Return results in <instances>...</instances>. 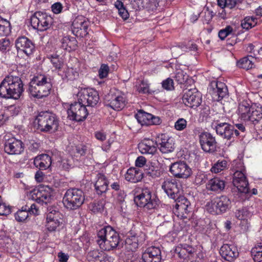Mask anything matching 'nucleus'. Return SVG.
<instances>
[{
	"instance_id": "8fccbe9b",
	"label": "nucleus",
	"mask_w": 262,
	"mask_h": 262,
	"mask_svg": "<svg viewBox=\"0 0 262 262\" xmlns=\"http://www.w3.org/2000/svg\"><path fill=\"white\" fill-rule=\"evenodd\" d=\"M188 75L184 71L179 70L175 75L176 80L180 84L184 83L188 79Z\"/></svg>"
},
{
	"instance_id": "f257e3e1",
	"label": "nucleus",
	"mask_w": 262,
	"mask_h": 262,
	"mask_svg": "<svg viewBox=\"0 0 262 262\" xmlns=\"http://www.w3.org/2000/svg\"><path fill=\"white\" fill-rule=\"evenodd\" d=\"M24 92V84L20 77L8 75L0 83V97L5 99L20 98Z\"/></svg>"
},
{
	"instance_id": "ddd939ff",
	"label": "nucleus",
	"mask_w": 262,
	"mask_h": 262,
	"mask_svg": "<svg viewBox=\"0 0 262 262\" xmlns=\"http://www.w3.org/2000/svg\"><path fill=\"white\" fill-rule=\"evenodd\" d=\"M169 171L175 178L180 179H187L192 174L190 167L182 161L172 163L169 167Z\"/></svg>"
},
{
	"instance_id": "e2e57ef3",
	"label": "nucleus",
	"mask_w": 262,
	"mask_h": 262,
	"mask_svg": "<svg viewBox=\"0 0 262 262\" xmlns=\"http://www.w3.org/2000/svg\"><path fill=\"white\" fill-rule=\"evenodd\" d=\"M27 211L30 214L38 215L39 213L38 207L35 204H33L30 207L27 206Z\"/></svg>"
},
{
	"instance_id": "b1692460",
	"label": "nucleus",
	"mask_w": 262,
	"mask_h": 262,
	"mask_svg": "<svg viewBox=\"0 0 262 262\" xmlns=\"http://www.w3.org/2000/svg\"><path fill=\"white\" fill-rule=\"evenodd\" d=\"M111 183V180L107 179L103 173L101 172L97 173L94 181V186L96 193L99 195L105 193L108 189V184Z\"/></svg>"
},
{
	"instance_id": "49530a36",
	"label": "nucleus",
	"mask_w": 262,
	"mask_h": 262,
	"mask_svg": "<svg viewBox=\"0 0 262 262\" xmlns=\"http://www.w3.org/2000/svg\"><path fill=\"white\" fill-rule=\"evenodd\" d=\"M10 33V24L4 19L0 20V36H7Z\"/></svg>"
},
{
	"instance_id": "6e6552de",
	"label": "nucleus",
	"mask_w": 262,
	"mask_h": 262,
	"mask_svg": "<svg viewBox=\"0 0 262 262\" xmlns=\"http://www.w3.org/2000/svg\"><path fill=\"white\" fill-rule=\"evenodd\" d=\"M230 203V201L227 196L222 195L208 202L206 205V209L212 214H221L227 211Z\"/></svg>"
},
{
	"instance_id": "774afa93",
	"label": "nucleus",
	"mask_w": 262,
	"mask_h": 262,
	"mask_svg": "<svg viewBox=\"0 0 262 262\" xmlns=\"http://www.w3.org/2000/svg\"><path fill=\"white\" fill-rule=\"evenodd\" d=\"M96 138L101 141H103L106 139V134L102 131L96 132L95 133Z\"/></svg>"
},
{
	"instance_id": "4c0bfd02",
	"label": "nucleus",
	"mask_w": 262,
	"mask_h": 262,
	"mask_svg": "<svg viewBox=\"0 0 262 262\" xmlns=\"http://www.w3.org/2000/svg\"><path fill=\"white\" fill-rule=\"evenodd\" d=\"M253 108L247 101H244L241 102L239 104L238 110L241 119L244 121L247 120Z\"/></svg>"
},
{
	"instance_id": "6e6d98bb",
	"label": "nucleus",
	"mask_w": 262,
	"mask_h": 262,
	"mask_svg": "<svg viewBox=\"0 0 262 262\" xmlns=\"http://www.w3.org/2000/svg\"><path fill=\"white\" fill-rule=\"evenodd\" d=\"M207 180V176L203 173H199L195 177V183L197 185H201L205 183Z\"/></svg>"
},
{
	"instance_id": "39448f33",
	"label": "nucleus",
	"mask_w": 262,
	"mask_h": 262,
	"mask_svg": "<svg viewBox=\"0 0 262 262\" xmlns=\"http://www.w3.org/2000/svg\"><path fill=\"white\" fill-rule=\"evenodd\" d=\"M35 122L37 124L38 129L44 133H54L59 126V121L55 115L48 112L39 113Z\"/></svg>"
},
{
	"instance_id": "680f3d73",
	"label": "nucleus",
	"mask_w": 262,
	"mask_h": 262,
	"mask_svg": "<svg viewBox=\"0 0 262 262\" xmlns=\"http://www.w3.org/2000/svg\"><path fill=\"white\" fill-rule=\"evenodd\" d=\"M146 163V159L143 156L138 157L135 161V165L138 167H143Z\"/></svg>"
},
{
	"instance_id": "864d4df0",
	"label": "nucleus",
	"mask_w": 262,
	"mask_h": 262,
	"mask_svg": "<svg viewBox=\"0 0 262 262\" xmlns=\"http://www.w3.org/2000/svg\"><path fill=\"white\" fill-rule=\"evenodd\" d=\"M109 70V67L107 64H101L98 71L99 77L100 78H105L108 75Z\"/></svg>"
},
{
	"instance_id": "423d86ee",
	"label": "nucleus",
	"mask_w": 262,
	"mask_h": 262,
	"mask_svg": "<svg viewBox=\"0 0 262 262\" xmlns=\"http://www.w3.org/2000/svg\"><path fill=\"white\" fill-rule=\"evenodd\" d=\"M235 172L233 176V184L238 190L242 193L249 192V183L246 176V169L241 160L234 161L233 163Z\"/></svg>"
},
{
	"instance_id": "20e7f679",
	"label": "nucleus",
	"mask_w": 262,
	"mask_h": 262,
	"mask_svg": "<svg viewBox=\"0 0 262 262\" xmlns=\"http://www.w3.org/2000/svg\"><path fill=\"white\" fill-rule=\"evenodd\" d=\"M96 242L102 250L110 251L118 246L119 234L111 226H107L98 231Z\"/></svg>"
},
{
	"instance_id": "f704fd0d",
	"label": "nucleus",
	"mask_w": 262,
	"mask_h": 262,
	"mask_svg": "<svg viewBox=\"0 0 262 262\" xmlns=\"http://www.w3.org/2000/svg\"><path fill=\"white\" fill-rule=\"evenodd\" d=\"M225 186V181L217 177L210 179L206 184L207 190L215 192L222 191Z\"/></svg>"
},
{
	"instance_id": "393cba45",
	"label": "nucleus",
	"mask_w": 262,
	"mask_h": 262,
	"mask_svg": "<svg viewBox=\"0 0 262 262\" xmlns=\"http://www.w3.org/2000/svg\"><path fill=\"white\" fill-rule=\"evenodd\" d=\"M162 188L167 195L173 200L178 198L181 193V190L175 181H165L162 185Z\"/></svg>"
},
{
	"instance_id": "a878e982",
	"label": "nucleus",
	"mask_w": 262,
	"mask_h": 262,
	"mask_svg": "<svg viewBox=\"0 0 262 262\" xmlns=\"http://www.w3.org/2000/svg\"><path fill=\"white\" fill-rule=\"evenodd\" d=\"M15 46L18 51L25 53L27 56L31 54L34 50V44L25 36L18 37L15 41Z\"/></svg>"
},
{
	"instance_id": "a18cd8bd",
	"label": "nucleus",
	"mask_w": 262,
	"mask_h": 262,
	"mask_svg": "<svg viewBox=\"0 0 262 262\" xmlns=\"http://www.w3.org/2000/svg\"><path fill=\"white\" fill-rule=\"evenodd\" d=\"M29 212L27 211V206H26L22 208L21 210H19L15 214V220L19 222H21L25 221L28 217Z\"/></svg>"
},
{
	"instance_id": "c85d7f7f",
	"label": "nucleus",
	"mask_w": 262,
	"mask_h": 262,
	"mask_svg": "<svg viewBox=\"0 0 262 262\" xmlns=\"http://www.w3.org/2000/svg\"><path fill=\"white\" fill-rule=\"evenodd\" d=\"M156 142L149 139H145L138 144L139 151L142 154L154 155L157 150Z\"/></svg>"
},
{
	"instance_id": "de8ad7c7",
	"label": "nucleus",
	"mask_w": 262,
	"mask_h": 262,
	"mask_svg": "<svg viewBox=\"0 0 262 262\" xmlns=\"http://www.w3.org/2000/svg\"><path fill=\"white\" fill-rule=\"evenodd\" d=\"M145 171L147 175L154 178H158L161 176V170L157 166H149Z\"/></svg>"
},
{
	"instance_id": "c03bdc74",
	"label": "nucleus",
	"mask_w": 262,
	"mask_h": 262,
	"mask_svg": "<svg viewBox=\"0 0 262 262\" xmlns=\"http://www.w3.org/2000/svg\"><path fill=\"white\" fill-rule=\"evenodd\" d=\"M78 72L76 69L68 67L64 71V77L68 80H74L78 78Z\"/></svg>"
},
{
	"instance_id": "338daca9",
	"label": "nucleus",
	"mask_w": 262,
	"mask_h": 262,
	"mask_svg": "<svg viewBox=\"0 0 262 262\" xmlns=\"http://www.w3.org/2000/svg\"><path fill=\"white\" fill-rule=\"evenodd\" d=\"M87 150V147L84 145H79L76 146L77 152L80 156L84 155Z\"/></svg>"
},
{
	"instance_id": "72a5a7b5",
	"label": "nucleus",
	"mask_w": 262,
	"mask_h": 262,
	"mask_svg": "<svg viewBox=\"0 0 262 262\" xmlns=\"http://www.w3.org/2000/svg\"><path fill=\"white\" fill-rule=\"evenodd\" d=\"M51 158L47 154H42L36 157L34 160V165L41 170H45L51 164Z\"/></svg>"
},
{
	"instance_id": "603ef678",
	"label": "nucleus",
	"mask_w": 262,
	"mask_h": 262,
	"mask_svg": "<svg viewBox=\"0 0 262 262\" xmlns=\"http://www.w3.org/2000/svg\"><path fill=\"white\" fill-rule=\"evenodd\" d=\"M187 121L184 118H179L174 123V128L176 130L181 131L187 126Z\"/></svg>"
},
{
	"instance_id": "473e14b6",
	"label": "nucleus",
	"mask_w": 262,
	"mask_h": 262,
	"mask_svg": "<svg viewBox=\"0 0 262 262\" xmlns=\"http://www.w3.org/2000/svg\"><path fill=\"white\" fill-rule=\"evenodd\" d=\"M235 215L236 217L241 220L245 229H247L249 227L248 220L252 215V213L248 209L246 208H243L236 210L235 212Z\"/></svg>"
},
{
	"instance_id": "e433bc0d",
	"label": "nucleus",
	"mask_w": 262,
	"mask_h": 262,
	"mask_svg": "<svg viewBox=\"0 0 262 262\" xmlns=\"http://www.w3.org/2000/svg\"><path fill=\"white\" fill-rule=\"evenodd\" d=\"M61 47L68 51L75 50L77 47V40L74 37L64 36L61 40Z\"/></svg>"
},
{
	"instance_id": "2f4dec72",
	"label": "nucleus",
	"mask_w": 262,
	"mask_h": 262,
	"mask_svg": "<svg viewBox=\"0 0 262 262\" xmlns=\"http://www.w3.org/2000/svg\"><path fill=\"white\" fill-rule=\"evenodd\" d=\"M145 239L144 235H133L127 237L125 240V248L129 251H134L142 244Z\"/></svg>"
},
{
	"instance_id": "bf43d9fd",
	"label": "nucleus",
	"mask_w": 262,
	"mask_h": 262,
	"mask_svg": "<svg viewBox=\"0 0 262 262\" xmlns=\"http://www.w3.org/2000/svg\"><path fill=\"white\" fill-rule=\"evenodd\" d=\"M10 42L8 39L4 38L0 40V50L5 52L9 49Z\"/></svg>"
},
{
	"instance_id": "f3484780",
	"label": "nucleus",
	"mask_w": 262,
	"mask_h": 262,
	"mask_svg": "<svg viewBox=\"0 0 262 262\" xmlns=\"http://www.w3.org/2000/svg\"><path fill=\"white\" fill-rule=\"evenodd\" d=\"M199 142L202 149L211 153L216 150L217 143L215 138L209 133L203 132L199 135Z\"/></svg>"
},
{
	"instance_id": "4d7b16f0",
	"label": "nucleus",
	"mask_w": 262,
	"mask_h": 262,
	"mask_svg": "<svg viewBox=\"0 0 262 262\" xmlns=\"http://www.w3.org/2000/svg\"><path fill=\"white\" fill-rule=\"evenodd\" d=\"M11 212V209L9 206H7L5 203H0V215H7Z\"/></svg>"
},
{
	"instance_id": "58836bf2",
	"label": "nucleus",
	"mask_w": 262,
	"mask_h": 262,
	"mask_svg": "<svg viewBox=\"0 0 262 262\" xmlns=\"http://www.w3.org/2000/svg\"><path fill=\"white\" fill-rule=\"evenodd\" d=\"M176 251H178L179 256L181 258L186 259L189 258V255H191L194 252V249L188 245L184 244L182 245L181 248H177Z\"/></svg>"
},
{
	"instance_id": "cd10ccee",
	"label": "nucleus",
	"mask_w": 262,
	"mask_h": 262,
	"mask_svg": "<svg viewBox=\"0 0 262 262\" xmlns=\"http://www.w3.org/2000/svg\"><path fill=\"white\" fill-rule=\"evenodd\" d=\"M87 259L89 262H106L111 261L112 258L102 251L94 250L87 254Z\"/></svg>"
},
{
	"instance_id": "dca6fc26",
	"label": "nucleus",
	"mask_w": 262,
	"mask_h": 262,
	"mask_svg": "<svg viewBox=\"0 0 262 262\" xmlns=\"http://www.w3.org/2000/svg\"><path fill=\"white\" fill-rule=\"evenodd\" d=\"M109 99L106 101V105L115 111H120L123 109L127 102L126 98L124 93L117 91L108 96Z\"/></svg>"
},
{
	"instance_id": "0eeeda50",
	"label": "nucleus",
	"mask_w": 262,
	"mask_h": 262,
	"mask_svg": "<svg viewBox=\"0 0 262 262\" xmlns=\"http://www.w3.org/2000/svg\"><path fill=\"white\" fill-rule=\"evenodd\" d=\"M84 201L83 192L80 189L75 188L68 189L62 199L64 206L69 210H76L79 208Z\"/></svg>"
},
{
	"instance_id": "1a4fd4ad",
	"label": "nucleus",
	"mask_w": 262,
	"mask_h": 262,
	"mask_svg": "<svg viewBox=\"0 0 262 262\" xmlns=\"http://www.w3.org/2000/svg\"><path fill=\"white\" fill-rule=\"evenodd\" d=\"M53 18L46 13L36 12L31 17V24L32 27L39 31H44L52 25Z\"/></svg>"
},
{
	"instance_id": "09e8293b",
	"label": "nucleus",
	"mask_w": 262,
	"mask_h": 262,
	"mask_svg": "<svg viewBox=\"0 0 262 262\" xmlns=\"http://www.w3.org/2000/svg\"><path fill=\"white\" fill-rule=\"evenodd\" d=\"M137 91L142 94L149 93V85L148 82L144 80H142L140 83L136 85Z\"/></svg>"
},
{
	"instance_id": "69168bd1",
	"label": "nucleus",
	"mask_w": 262,
	"mask_h": 262,
	"mask_svg": "<svg viewBox=\"0 0 262 262\" xmlns=\"http://www.w3.org/2000/svg\"><path fill=\"white\" fill-rule=\"evenodd\" d=\"M262 253V243H257L251 250L252 254Z\"/></svg>"
},
{
	"instance_id": "bb28decb",
	"label": "nucleus",
	"mask_w": 262,
	"mask_h": 262,
	"mask_svg": "<svg viewBox=\"0 0 262 262\" xmlns=\"http://www.w3.org/2000/svg\"><path fill=\"white\" fill-rule=\"evenodd\" d=\"M222 257L227 261H232L238 255V252L233 245L224 244L220 248Z\"/></svg>"
},
{
	"instance_id": "2eb2a0df",
	"label": "nucleus",
	"mask_w": 262,
	"mask_h": 262,
	"mask_svg": "<svg viewBox=\"0 0 262 262\" xmlns=\"http://www.w3.org/2000/svg\"><path fill=\"white\" fill-rule=\"evenodd\" d=\"M156 143L159 150L164 154L173 152L176 147L174 139L166 134L159 135Z\"/></svg>"
},
{
	"instance_id": "052dcab7",
	"label": "nucleus",
	"mask_w": 262,
	"mask_h": 262,
	"mask_svg": "<svg viewBox=\"0 0 262 262\" xmlns=\"http://www.w3.org/2000/svg\"><path fill=\"white\" fill-rule=\"evenodd\" d=\"M51 8L54 14H59L61 12L63 7L60 3L56 2L52 5Z\"/></svg>"
},
{
	"instance_id": "9b49d317",
	"label": "nucleus",
	"mask_w": 262,
	"mask_h": 262,
	"mask_svg": "<svg viewBox=\"0 0 262 262\" xmlns=\"http://www.w3.org/2000/svg\"><path fill=\"white\" fill-rule=\"evenodd\" d=\"M67 113L69 119L77 122L83 121L88 115L86 106L78 100L71 104Z\"/></svg>"
},
{
	"instance_id": "4468645a",
	"label": "nucleus",
	"mask_w": 262,
	"mask_h": 262,
	"mask_svg": "<svg viewBox=\"0 0 262 262\" xmlns=\"http://www.w3.org/2000/svg\"><path fill=\"white\" fill-rule=\"evenodd\" d=\"M61 214L58 210L53 207L48 209L46 216V227L50 232L55 231L61 224Z\"/></svg>"
},
{
	"instance_id": "0e129e2a",
	"label": "nucleus",
	"mask_w": 262,
	"mask_h": 262,
	"mask_svg": "<svg viewBox=\"0 0 262 262\" xmlns=\"http://www.w3.org/2000/svg\"><path fill=\"white\" fill-rule=\"evenodd\" d=\"M51 61L56 69H60L62 66V62L58 59V57H52Z\"/></svg>"
},
{
	"instance_id": "37998d69",
	"label": "nucleus",
	"mask_w": 262,
	"mask_h": 262,
	"mask_svg": "<svg viewBox=\"0 0 262 262\" xmlns=\"http://www.w3.org/2000/svg\"><path fill=\"white\" fill-rule=\"evenodd\" d=\"M228 167V162L226 160L217 161L211 167V171L217 173L226 169Z\"/></svg>"
},
{
	"instance_id": "a211bd4d",
	"label": "nucleus",
	"mask_w": 262,
	"mask_h": 262,
	"mask_svg": "<svg viewBox=\"0 0 262 262\" xmlns=\"http://www.w3.org/2000/svg\"><path fill=\"white\" fill-rule=\"evenodd\" d=\"M182 100L186 105L197 107L202 102V94L195 89H190L185 93Z\"/></svg>"
},
{
	"instance_id": "aec40b11",
	"label": "nucleus",
	"mask_w": 262,
	"mask_h": 262,
	"mask_svg": "<svg viewBox=\"0 0 262 262\" xmlns=\"http://www.w3.org/2000/svg\"><path fill=\"white\" fill-rule=\"evenodd\" d=\"M216 134L221 137L226 139H230L234 135L239 136V131L234 129V126L226 123H218L215 126Z\"/></svg>"
},
{
	"instance_id": "4be33fe9",
	"label": "nucleus",
	"mask_w": 262,
	"mask_h": 262,
	"mask_svg": "<svg viewBox=\"0 0 262 262\" xmlns=\"http://www.w3.org/2000/svg\"><path fill=\"white\" fill-rule=\"evenodd\" d=\"M4 149L9 155H19L24 151V146L21 140L11 138L6 142Z\"/></svg>"
},
{
	"instance_id": "13d9d810",
	"label": "nucleus",
	"mask_w": 262,
	"mask_h": 262,
	"mask_svg": "<svg viewBox=\"0 0 262 262\" xmlns=\"http://www.w3.org/2000/svg\"><path fill=\"white\" fill-rule=\"evenodd\" d=\"M159 6V2L158 0H148L146 3V8L149 10L155 11Z\"/></svg>"
},
{
	"instance_id": "79ce46f5",
	"label": "nucleus",
	"mask_w": 262,
	"mask_h": 262,
	"mask_svg": "<svg viewBox=\"0 0 262 262\" xmlns=\"http://www.w3.org/2000/svg\"><path fill=\"white\" fill-rule=\"evenodd\" d=\"M257 24V19L254 16H246L242 21L241 26L242 28L246 30H249Z\"/></svg>"
},
{
	"instance_id": "7ed1b4c3",
	"label": "nucleus",
	"mask_w": 262,
	"mask_h": 262,
	"mask_svg": "<svg viewBox=\"0 0 262 262\" xmlns=\"http://www.w3.org/2000/svg\"><path fill=\"white\" fill-rule=\"evenodd\" d=\"M52 88L51 78L47 75L40 74L34 76L31 81L29 91L32 96L41 99L50 94Z\"/></svg>"
},
{
	"instance_id": "3c124183",
	"label": "nucleus",
	"mask_w": 262,
	"mask_h": 262,
	"mask_svg": "<svg viewBox=\"0 0 262 262\" xmlns=\"http://www.w3.org/2000/svg\"><path fill=\"white\" fill-rule=\"evenodd\" d=\"M233 28L230 26H227L225 29L221 30L219 32V37L224 40L228 35L232 33Z\"/></svg>"
},
{
	"instance_id": "c9c22d12",
	"label": "nucleus",
	"mask_w": 262,
	"mask_h": 262,
	"mask_svg": "<svg viewBox=\"0 0 262 262\" xmlns=\"http://www.w3.org/2000/svg\"><path fill=\"white\" fill-rule=\"evenodd\" d=\"M215 88L213 89V94L216 96V100L220 101L225 97L228 92L227 88L225 84L220 81H217L215 83Z\"/></svg>"
},
{
	"instance_id": "412c9836",
	"label": "nucleus",
	"mask_w": 262,
	"mask_h": 262,
	"mask_svg": "<svg viewBox=\"0 0 262 262\" xmlns=\"http://www.w3.org/2000/svg\"><path fill=\"white\" fill-rule=\"evenodd\" d=\"M142 259L144 262H161L162 256L160 247L152 246L147 248L142 253Z\"/></svg>"
},
{
	"instance_id": "6ab92c4d",
	"label": "nucleus",
	"mask_w": 262,
	"mask_h": 262,
	"mask_svg": "<svg viewBox=\"0 0 262 262\" xmlns=\"http://www.w3.org/2000/svg\"><path fill=\"white\" fill-rule=\"evenodd\" d=\"M89 22L82 15L77 16L72 23V32L76 36L83 37L88 34Z\"/></svg>"
},
{
	"instance_id": "9d476101",
	"label": "nucleus",
	"mask_w": 262,
	"mask_h": 262,
	"mask_svg": "<svg viewBox=\"0 0 262 262\" xmlns=\"http://www.w3.org/2000/svg\"><path fill=\"white\" fill-rule=\"evenodd\" d=\"M52 189L47 185H40L29 193V197L41 204H47L51 199Z\"/></svg>"
},
{
	"instance_id": "f8f14e48",
	"label": "nucleus",
	"mask_w": 262,
	"mask_h": 262,
	"mask_svg": "<svg viewBox=\"0 0 262 262\" xmlns=\"http://www.w3.org/2000/svg\"><path fill=\"white\" fill-rule=\"evenodd\" d=\"M78 100L85 106L93 107L99 101V96L98 92L92 88L81 90L78 94Z\"/></svg>"
},
{
	"instance_id": "5fc2aeb1",
	"label": "nucleus",
	"mask_w": 262,
	"mask_h": 262,
	"mask_svg": "<svg viewBox=\"0 0 262 262\" xmlns=\"http://www.w3.org/2000/svg\"><path fill=\"white\" fill-rule=\"evenodd\" d=\"M162 85L163 89L167 91H170L174 89L173 80L170 78L163 81Z\"/></svg>"
},
{
	"instance_id": "f03ea898",
	"label": "nucleus",
	"mask_w": 262,
	"mask_h": 262,
	"mask_svg": "<svg viewBox=\"0 0 262 262\" xmlns=\"http://www.w3.org/2000/svg\"><path fill=\"white\" fill-rule=\"evenodd\" d=\"M134 201L136 204L143 207L144 211L151 213L159 206V200L155 195L152 194L149 188L146 187H137L135 190Z\"/></svg>"
},
{
	"instance_id": "5701e85b",
	"label": "nucleus",
	"mask_w": 262,
	"mask_h": 262,
	"mask_svg": "<svg viewBox=\"0 0 262 262\" xmlns=\"http://www.w3.org/2000/svg\"><path fill=\"white\" fill-rule=\"evenodd\" d=\"M249 116L247 121H249L251 123L250 132L254 133L261 130L262 110L261 109L257 110L253 107Z\"/></svg>"
},
{
	"instance_id": "7c9ffc66",
	"label": "nucleus",
	"mask_w": 262,
	"mask_h": 262,
	"mask_svg": "<svg viewBox=\"0 0 262 262\" xmlns=\"http://www.w3.org/2000/svg\"><path fill=\"white\" fill-rule=\"evenodd\" d=\"M143 177V173L138 168L131 167L125 174V179L132 183H137L140 181Z\"/></svg>"
},
{
	"instance_id": "a19ab883",
	"label": "nucleus",
	"mask_w": 262,
	"mask_h": 262,
	"mask_svg": "<svg viewBox=\"0 0 262 262\" xmlns=\"http://www.w3.org/2000/svg\"><path fill=\"white\" fill-rule=\"evenodd\" d=\"M253 60L255 59L252 56L245 57L237 62V65L240 68L249 70L254 66Z\"/></svg>"
},
{
	"instance_id": "ea45409f",
	"label": "nucleus",
	"mask_w": 262,
	"mask_h": 262,
	"mask_svg": "<svg viewBox=\"0 0 262 262\" xmlns=\"http://www.w3.org/2000/svg\"><path fill=\"white\" fill-rule=\"evenodd\" d=\"M152 117V114L145 112L142 110L138 111L136 115V118L142 125H150V119Z\"/></svg>"
},
{
	"instance_id": "c756f323",
	"label": "nucleus",
	"mask_w": 262,
	"mask_h": 262,
	"mask_svg": "<svg viewBox=\"0 0 262 262\" xmlns=\"http://www.w3.org/2000/svg\"><path fill=\"white\" fill-rule=\"evenodd\" d=\"M174 200L177 202L176 205V209L182 214V215L178 214V216H181L182 218H186V215L189 212L188 208L190 205V202L185 197L182 196L181 193L178 198H176Z\"/></svg>"
}]
</instances>
